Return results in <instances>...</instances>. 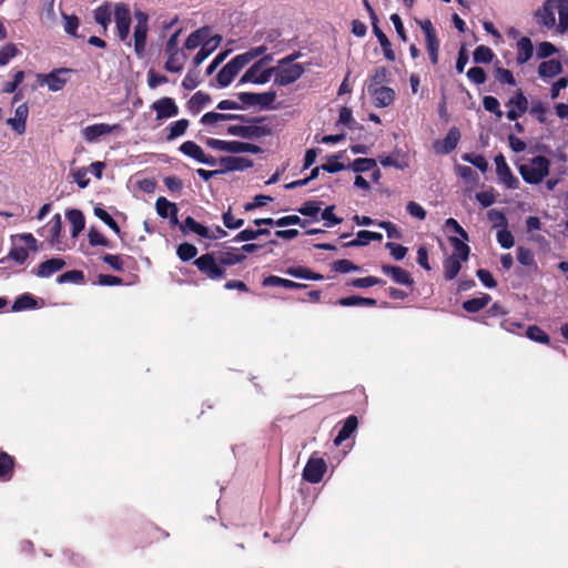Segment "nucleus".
I'll return each instance as SVG.
<instances>
[{
  "label": "nucleus",
  "instance_id": "f257e3e1",
  "mask_svg": "<svg viewBox=\"0 0 568 568\" xmlns=\"http://www.w3.org/2000/svg\"><path fill=\"white\" fill-rule=\"evenodd\" d=\"M265 51L266 47L264 45L252 48L244 53L235 55L220 71H241L257 58L260 59L246 71H304V68L301 64L292 63L296 58L295 54L281 59L277 65H272L273 57L272 54H264Z\"/></svg>",
  "mask_w": 568,
  "mask_h": 568
},
{
  "label": "nucleus",
  "instance_id": "f03ea898",
  "mask_svg": "<svg viewBox=\"0 0 568 568\" xmlns=\"http://www.w3.org/2000/svg\"><path fill=\"white\" fill-rule=\"evenodd\" d=\"M550 160L545 155H537L527 163L518 165V172L528 184H539L549 174Z\"/></svg>",
  "mask_w": 568,
  "mask_h": 568
},
{
  "label": "nucleus",
  "instance_id": "7ed1b4c3",
  "mask_svg": "<svg viewBox=\"0 0 568 568\" xmlns=\"http://www.w3.org/2000/svg\"><path fill=\"white\" fill-rule=\"evenodd\" d=\"M205 144L213 150L225 151L230 153L247 152L252 154H260L263 152L261 146L241 141H224L214 138H207L205 140Z\"/></svg>",
  "mask_w": 568,
  "mask_h": 568
},
{
  "label": "nucleus",
  "instance_id": "20e7f679",
  "mask_svg": "<svg viewBox=\"0 0 568 568\" xmlns=\"http://www.w3.org/2000/svg\"><path fill=\"white\" fill-rule=\"evenodd\" d=\"M179 32L173 33L165 45V53L168 54V60L165 62L166 71H182L184 68V63L186 61L185 49H180L179 44Z\"/></svg>",
  "mask_w": 568,
  "mask_h": 568
},
{
  "label": "nucleus",
  "instance_id": "39448f33",
  "mask_svg": "<svg viewBox=\"0 0 568 568\" xmlns=\"http://www.w3.org/2000/svg\"><path fill=\"white\" fill-rule=\"evenodd\" d=\"M194 265L207 278L213 281L223 280L226 271L222 267L221 262H216L213 253H205L194 260Z\"/></svg>",
  "mask_w": 568,
  "mask_h": 568
},
{
  "label": "nucleus",
  "instance_id": "423d86ee",
  "mask_svg": "<svg viewBox=\"0 0 568 568\" xmlns=\"http://www.w3.org/2000/svg\"><path fill=\"white\" fill-rule=\"evenodd\" d=\"M242 106H258L261 110L275 109L274 102L276 99V91L271 90L263 93L240 92L237 93Z\"/></svg>",
  "mask_w": 568,
  "mask_h": 568
},
{
  "label": "nucleus",
  "instance_id": "0eeeda50",
  "mask_svg": "<svg viewBox=\"0 0 568 568\" xmlns=\"http://www.w3.org/2000/svg\"><path fill=\"white\" fill-rule=\"evenodd\" d=\"M134 17L136 21L133 32L134 50L139 57H143L146 48L149 17L143 11H136Z\"/></svg>",
  "mask_w": 568,
  "mask_h": 568
},
{
  "label": "nucleus",
  "instance_id": "6e6552de",
  "mask_svg": "<svg viewBox=\"0 0 568 568\" xmlns=\"http://www.w3.org/2000/svg\"><path fill=\"white\" fill-rule=\"evenodd\" d=\"M326 470V462L323 458L312 456L303 469V478L311 484H317L323 479Z\"/></svg>",
  "mask_w": 568,
  "mask_h": 568
},
{
  "label": "nucleus",
  "instance_id": "1a4fd4ad",
  "mask_svg": "<svg viewBox=\"0 0 568 568\" xmlns=\"http://www.w3.org/2000/svg\"><path fill=\"white\" fill-rule=\"evenodd\" d=\"M114 20L116 23L118 36L124 41L130 33L131 12L125 3H116L114 6Z\"/></svg>",
  "mask_w": 568,
  "mask_h": 568
},
{
  "label": "nucleus",
  "instance_id": "9d476101",
  "mask_svg": "<svg viewBox=\"0 0 568 568\" xmlns=\"http://www.w3.org/2000/svg\"><path fill=\"white\" fill-rule=\"evenodd\" d=\"M227 133L243 139H257L270 135L272 130L266 125H230Z\"/></svg>",
  "mask_w": 568,
  "mask_h": 568
},
{
  "label": "nucleus",
  "instance_id": "9b49d317",
  "mask_svg": "<svg viewBox=\"0 0 568 568\" xmlns=\"http://www.w3.org/2000/svg\"><path fill=\"white\" fill-rule=\"evenodd\" d=\"M459 140L460 131L452 126L444 139L434 142V150L437 154H449L456 149Z\"/></svg>",
  "mask_w": 568,
  "mask_h": 568
},
{
  "label": "nucleus",
  "instance_id": "f8f14e48",
  "mask_svg": "<svg viewBox=\"0 0 568 568\" xmlns=\"http://www.w3.org/2000/svg\"><path fill=\"white\" fill-rule=\"evenodd\" d=\"M368 92L373 98V103L376 108H386L394 102L395 91L389 87H375L371 84Z\"/></svg>",
  "mask_w": 568,
  "mask_h": 568
},
{
  "label": "nucleus",
  "instance_id": "ddd939ff",
  "mask_svg": "<svg viewBox=\"0 0 568 568\" xmlns=\"http://www.w3.org/2000/svg\"><path fill=\"white\" fill-rule=\"evenodd\" d=\"M495 164H496V173L503 182L506 187L508 189H517L519 181L518 179L511 173V170L509 169L506 159L503 154H498L495 158Z\"/></svg>",
  "mask_w": 568,
  "mask_h": 568
},
{
  "label": "nucleus",
  "instance_id": "4468645a",
  "mask_svg": "<svg viewBox=\"0 0 568 568\" xmlns=\"http://www.w3.org/2000/svg\"><path fill=\"white\" fill-rule=\"evenodd\" d=\"M65 265L67 263L63 258L53 257L41 262L38 267L31 270V274L37 277L47 278L64 268Z\"/></svg>",
  "mask_w": 568,
  "mask_h": 568
},
{
  "label": "nucleus",
  "instance_id": "2eb2a0df",
  "mask_svg": "<svg viewBox=\"0 0 568 568\" xmlns=\"http://www.w3.org/2000/svg\"><path fill=\"white\" fill-rule=\"evenodd\" d=\"M151 108L156 112V120L169 119L179 114V108L174 100L168 97L156 100Z\"/></svg>",
  "mask_w": 568,
  "mask_h": 568
},
{
  "label": "nucleus",
  "instance_id": "dca6fc26",
  "mask_svg": "<svg viewBox=\"0 0 568 568\" xmlns=\"http://www.w3.org/2000/svg\"><path fill=\"white\" fill-rule=\"evenodd\" d=\"M219 163L222 166V173L244 171L253 166V161L243 156H222L220 158Z\"/></svg>",
  "mask_w": 568,
  "mask_h": 568
},
{
  "label": "nucleus",
  "instance_id": "f3484780",
  "mask_svg": "<svg viewBox=\"0 0 568 568\" xmlns=\"http://www.w3.org/2000/svg\"><path fill=\"white\" fill-rule=\"evenodd\" d=\"M382 272L386 275H389L392 280L397 284L406 286L414 285V278L412 277L410 273L400 266L385 264L382 265Z\"/></svg>",
  "mask_w": 568,
  "mask_h": 568
},
{
  "label": "nucleus",
  "instance_id": "a211bd4d",
  "mask_svg": "<svg viewBox=\"0 0 568 568\" xmlns=\"http://www.w3.org/2000/svg\"><path fill=\"white\" fill-rule=\"evenodd\" d=\"M28 115H29V108H28L27 103H22L17 106L16 112H14V118L8 119L7 123L18 134H23L26 132V128H27Z\"/></svg>",
  "mask_w": 568,
  "mask_h": 568
},
{
  "label": "nucleus",
  "instance_id": "6ab92c4d",
  "mask_svg": "<svg viewBox=\"0 0 568 568\" xmlns=\"http://www.w3.org/2000/svg\"><path fill=\"white\" fill-rule=\"evenodd\" d=\"M118 125H110L106 123H97L92 125H88L83 129L82 134L85 141L88 142H94L100 136L109 134L113 132L114 129H116Z\"/></svg>",
  "mask_w": 568,
  "mask_h": 568
},
{
  "label": "nucleus",
  "instance_id": "aec40b11",
  "mask_svg": "<svg viewBox=\"0 0 568 568\" xmlns=\"http://www.w3.org/2000/svg\"><path fill=\"white\" fill-rule=\"evenodd\" d=\"M210 36H211V30L209 27H203V28H200L195 31H193L186 39L185 41V50L187 51H191V50H194L199 47H202L203 43H205L206 41H211L212 40L210 39Z\"/></svg>",
  "mask_w": 568,
  "mask_h": 568
},
{
  "label": "nucleus",
  "instance_id": "412c9836",
  "mask_svg": "<svg viewBox=\"0 0 568 568\" xmlns=\"http://www.w3.org/2000/svg\"><path fill=\"white\" fill-rule=\"evenodd\" d=\"M16 458L0 449V481H9L14 476Z\"/></svg>",
  "mask_w": 568,
  "mask_h": 568
},
{
  "label": "nucleus",
  "instance_id": "4be33fe9",
  "mask_svg": "<svg viewBox=\"0 0 568 568\" xmlns=\"http://www.w3.org/2000/svg\"><path fill=\"white\" fill-rule=\"evenodd\" d=\"M141 539L140 541L144 545H150L152 542L159 541L161 539H165L169 537V532L152 525L148 524L141 530Z\"/></svg>",
  "mask_w": 568,
  "mask_h": 568
},
{
  "label": "nucleus",
  "instance_id": "5701e85b",
  "mask_svg": "<svg viewBox=\"0 0 568 568\" xmlns=\"http://www.w3.org/2000/svg\"><path fill=\"white\" fill-rule=\"evenodd\" d=\"M358 426V419L355 415H349L339 428L337 436L334 438V445L339 446L343 442L348 439L351 435L356 430Z\"/></svg>",
  "mask_w": 568,
  "mask_h": 568
},
{
  "label": "nucleus",
  "instance_id": "b1692460",
  "mask_svg": "<svg viewBox=\"0 0 568 568\" xmlns=\"http://www.w3.org/2000/svg\"><path fill=\"white\" fill-rule=\"evenodd\" d=\"M536 19L538 24L552 28L556 24L554 7L551 6V0H547L541 8L536 11Z\"/></svg>",
  "mask_w": 568,
  "mask_h": 568
},
{
  "label": "nucleus",
  "instance_id": "393cba45",
  "mask_svg": "<svg viewBox=\"0 0 568 568\" xmlns=\"http://www.w3.org/2000/svg\"><path fill=\"white\" fill-rule=\"evenodd\" d=\"M262 285L264 287L282 286L284 288H290V290H293V288L302 290V288L307 287L306 284L297 283V282H294V281H291L287 278H283V277H280L276 275H270V276L265 277L262 282Z\"/></svg>",
  "mask_w": 568,
  "mask_h": 568
},
{
  "label": "nucleus",
  "instance_id": "a878e982",
  "mask_svg": "<svg viewBox=\"0 0 568 568\" xmlns=\"http://www.w3.org/2000/svg\"><path fill=\"white\" fill-rule=\"evenodd\" d=\"M65 216L72 226L71 236L77 237L85 226V217L82 211L78 209L68 210Z\"/></svg>",
  "mask_w": 568,
  "mask_h": 568
},
{
  "label": "nucleus",
  "instance_id": "bb28decb",
  "mask_svg": "<svg viewBox=\"0 0 568 568\" xmlns=\"http://www.w3.org/2000/svg\"><path fill=\"white\" fill-rule=\"evenodd\" d=\"M61 73H38L40 85H48L51 91L61 90L67 79L60 77Z\"/></svg>",
  "mask_w": 568,
  "mask_h": 568
},
{
  "label": "nucleus",
  "instance_id": "cd10ccee",
  "mask_svg": "<svg viewBox=\"0 0 568 568\" xmlns=\"http://www.w3.org/2000/svg\"><path fill=\"white\" fill-rule=\"evenodd\" d=\"M534 54V45L529 38L523 37L517 42L516 60L519 64L527 62Z\"/></svg>",
  "mask_w": 568,
  "mask_h": 568
},
{
  "label": "nucleus",
  "instance_id": "c85d7f7f",
  "mask_svg": "<svg viewBox=\"0 0 568 568\" xmlns=\"http://www.w3.org/2000/svg\"><path fill=\"white\" fill-rule=\"evenodd\" d=\"M285 273L290 276L311 281H322L324 276L320 273H315L305 266H291L285 270Z\"/></svg>",
  "mask_w": 568,
  "mask_h": 568
},
{
  "label": "nucleus",
  "instance_id": "c756f323",
  "mask_svg": "<svg viewBox=\"0 0 568 568\" xmlns=\"http://www.w3.org/2000/svg\"><path fill=\"white\" fill-rule=\"evenodd\" d=\"M180 230L182 233L193 232L201 237L209 236V227L196 222L192 216H187L181 224Z\"/></svg>",
  "mask_w": 568,
  "mask_h": 568
},
{
  "label": "nucleus",
  "instance_id": "7c9ffc66",
  "mask_svg": "<svg viewBox=\"0 0 568 568\" xmlns=\"http://www.w3.org/2000/svg\"><path fill=\"white\" fill-rule=\"evenodd\" d=\"M373 27V32L374 34L376 36L382 49H383V52H384V55L387 60H394L395 59V53L394 51L392 50V43L389 41V39L387 38V36L381 30V28L378 27V22H375L372 24Z\"/></svg>",
  "mask_w": 568,
  "mask_h": 568
},
{
  "label": "nucleus",
  "instance_id": "2f4dec72",
  "mask_svg": "<svg viewBox=\"0 0 568 568\" xmlns=\"http://www.w3.org/2000/svg\"><path fill=\"white\" fill-rule=\"evenodd\" d=\"M29 258L28 248L24 246H16L13 245L9 253L0 258V264H4L9 260H13L17 264L22 265Z\"/></svg>",
  "mask_w": 568,
  "mask_h": 568
},
{
  "label": "nucleus",
  "instance_id": "473e14b6",
  "mask_svg": "<svg viewBox=\"0 0 568 568\" xmlns=\"http://www.w3.org/2000/svg\"><path fill=\"white\" fill-rule=\"evenodd\" d=\"M449 243L453 246V254L450 256H455V258H459L463 262L468 260L470 248L463 240L450 236Z\"/></svg>",
  "mask_w": 568,
  "mask_h": 568
},
{
  "label": "nucleus",
  "instance_id": "72a5a7b5",
  "mask_svg": "<svg viewBox=\"0 0 568 568\" xmlns=\"http://www.w3.org/2000/svg\"><path fill=\"white\" fill-rule=\"evenodd\" d=\"M462 262L463 261H460L459 258H455V256H448L447 258H445L443 267L444 277L446 281H452L458 275L462 268Z\"/></svg>",
  "mask_w": 568,
  "mask_h": 568
},
{
  "label": "nucleus",
  "instance_id": "f704fd0d",
  "mask_svg": "<svg viewBox=\"0 0 568 568\" xmlns=\"http://www.w3.org/2000/svg\"><path fill=\"white\" fill-rule=\"evenodd\" d=\"M189 125H190V122L186 119H181L175 122H172L166 128L168 135L165 136V140L170 142V141L175 140L179 136H182L183 134H185Z\"/></svg>",
  "mask_w": 568,
  "mask_h": 568
},
{
  "label": "nucleus",
  "instance_id": "c9c22d12",
  "mask_svg": "<svg viewBox=\"0 0 568 568\" xmlns=\"http://www.w3.org/2000/svg\"><path fill=\"white\" fill-rule=\"evenodd\" d=\"M490 295L483 294L479 297H474L470 300H467L463 303V308L468 313H477L480 310L485 308L488 303L490 302Z\"/></svg>",
  "mask_w": 568,
  "mask_h": 568
},
{
  "label": "nucleus",
  "instance_id": "e433bc0d",
  "mask_svg": "<svg viewBox=\"0 0 568 568\" xmlns=\"http://www.w3.org/2000/svg\"><path fill=\"white\" fill-rule=\"evenodd\" d=\"M37 305H38V303H37V300L34 298V296H32L29 293H24L16 298L11 308L13 312H21L24 310L36 308Z\"/></svg>",
  "mask_w": 568,
  "mask_h": 568
},
{
  "label": "nucleus",
  "instance_id": "4c0bfd02",
  "mask_svg": "<svg viewBox=\"0 0 568 568\" xmlns=\"http://www.w3.org/2000/svg\"><path fill=\"white\" fill-rule=\"evenodd\" d=\"M210 102H211V97L207 93H205L203 91H197L189 100L187 105H189V109L193 113H199L202 110V108L205 106Z\"/></svg>",
  "mask_w": 568,
  "mask_h": 568
},
{
  "label": "nucleus",
  "instance_id": "58836bf2",
  "mask_svg": "<svg viewBox=\"0 0 568 568\" xmlns=\"http://www.w3.org/2000/svg\"><path fill=\"white\" fill-rule=\"evenodd\" d=\"M246 258V255L244 253L236 252L235 248H232L231 251L223 252L219 261L221 262L222 267L225 268V266H231L235 264L242 263Z\"/></svg>",
  "mask_w": 568,
  "mask_h": 568
},
{
  "label": "nucleus",
  "instance_id": "ea45409f",
  "mask_svg": "<svg viewBox=\"0 0 568 568\" xmlns=\"http://www.w3.org/2000/svg\"><path fill=\"white\" fill-rule=\"evenodd\" d=\"M377 165V161L371 158H358L355 159L349 165L348 169L356 173H363L375 169Z\"/></svg>",
  "mask_w": 568,
  "mask_h": 568
},
{
  "label": "nucleus",
  "instance_id": "a19ab883",
  "mask_svg": "<svg viewBox=\"0 0 568 568\" xmlns=\"http://www.w3.org/2000/svg\"><path fill=\"white\" fill-rule=\"evenodd\" d=\"M344 153L345 151H342L337 154L327 156V162L321 165L322 170L328 173H337L339 171L345 170L346 166L344 165V163L338 161L341 158H343Z\"/></svg>",
  "mask_w": 568,
  "mask_h": 568
},
{
  "label": "nucleus",
  "instance_id": "79ce46f5",
  "mask_svg": "<svg viewBox=\"0 0 568 568\" xmlns=\"http://www.w3.org/2000/svg\"><path fill=\"white\" fill-rule=\"evenodd\" d=\"M517 260L521 265L531 267L534 271H537L538 266L535 261V255L532 251L525 246H519L517 248Z\"/></svg>",
  "mask_w": 568,
  "mask_h": 568
},
{
  "label": "nucleus",
  "instance_id": "37998d69",
  "mask_svg": "<svg viewBox=\"0 0 568 568\" xmlns=\"http://www.w3.org/2000/svg\"><path fill=\"white\" fill-rule=\"evenodd\" d=\"M321 211L320 201H306L298 209L297 212L304 216H310L313 221H318V213Z\"/></svg>",
  "mask_w": 568,
  "mask_h": 568
},
{
  "label": "nucleus",
  "instance_id": "c03bdc74",
  "mask_svg": "<svg viewBox=\"0 0 568 568\" xmlns=\"http://www.w3.org/2000/svg\"><path fill=\"white\" fill-rule=\"evenodd\" d=\"M179 150L186 156L194 159L195 161H200L203 150L200 145H197L194 141H185L183 142Z\"/></svg>",
  "mask_w": 568,
  "mask_h": 568
},
{
  "label": "nucleus",
  "instance_id": "a18cd8bd",
  "mask_svg": "<svg viewBox=\"0 0 568 568\" xmlns=\"http://www.w3.org/2000/svg\"><path fill=\"white\" fill-rule=\"evenodd\" d=\"M526 336L537 343L549 344L550 338L548 334L537 325H530L526 328Z\"/></svg>",
  "mask_w": 568,
  "mask_h": 568
},
{
  "label": "nucleus",
  "instance_id": "49530a36",
  "mask_svg": "<svg viewBox=\"0 0 568 568\" xmlns=\"http://www.w3.org/2000/svg\"><path fill=\"white\" fill-rule=\"evenodd\" d=\"M94 19L99 24H101L105 29L108 27V24L111 22V6H110V3L105 2L101 6H99L94 10Z\"/></svg>",
  "mask_w": 568,
  "mask_h": 568
},
{
  "label": "nucleus",
  "instance_id": "de8ad7c7",
  "mask_svg": "<svg viewBox=\"0 0 568 568\" xmlns=\"http://www.w3.org/2000/svg\"><path fill=\"white\" fill-rule=\"evenodd\" d=\"M176 255L183 262H189L197 255V248L191 243H182L176 248Z\"/></svg>",
  "mask_w": 568,
  "mask_h": 568
},
{
  "label": "nucleus",
  "instance_id": "09e8293b",
  "mask_svg": "<svg viewBox=\"0 0 568 568\" xmlns=\"http://www.w3.org/2000/svg\"><path fill=\"white\" fill-rule=\"evenodd\" d=\"M57 282L59 284H64V283L81 284L84 282V274L82 271H79V270L68 271V272H64L63 274L59 275L57 277Z\"/></svg>",
  "mask_w": 568,
  "mask_h": 568
},
{
  "label": "nucleus",
  "instance_id": "8fccbe9b",
  "mask_svg": "<svg viewBox=\"0 0 568 568\" xmlns=\"http://www.w3.org/2000/svg\"><path fill=\"white\" fill-rule=\"evenodd\" d=\"M385 281H383L379 277L376 276H366V277H358L354 278L349 282L348 285L357 288H366L372 287L374 285H384Z\"/></svg>",
  "mask_w": 568,
  "mask_h": 568
},
{
  "label": "nucleus",
  "instance_id": "3c124183",
  "mask_svg": "<svg viewBox=\"0 0 568 568\" xmlns=\"http://www.w3.org/2000/svg\"><path fill=\"white\" fill-rule=\"evenodd\" d=\"M462 159H463V161L476 166L483 173H485L488 170V162L486 161L485 156L481 154L465 153L462 155Z\"/></svg>",
  "mask_w": 568,
  "mask_h": 568
},
{
  "label": "nucleus",
  "instance_id": "603ef678",
  "mask_svg": "<svg viewBox=\"0 0 568 568\" xmlns=\"http://www.w3.org/2000/svg\"><path fill=\"white\" fill-rule=\"evenodd\" d=\"M494 58V52L489 47L479 45L473 53L475 63H489Z\"/></svg>",
  "mask_w": 568,
  "mask_h": 568
},
{
  "label": "nucleus",
  "instance_id": "864d4df0",
  "mask_svg": "<svg viewBox=\"0 0 568 568\" xmlns=\"http://www.w3.org/2000/svg\"><path fill=\"white\" fill-rule=\"evenodd\" d=\"M273 73H243L240 83L264 84L271 80Z\"/></svg>",
  "mask_w": 568,
  "mask_h": 568
},
{
  "label": "nucleus",
  "instance_id": "5fc2aeb1",
  "mask_svg": "<svg viewBox=\"0 0 568 568\" xmlns=\"http://www.w3.org/2000/svg\"><path fill=\"white\" fill-rule=\"evenodd\" d=\"M19 53V49L13 43H8L0 49V67L7 65L12 58Z\"/></svg>",
  "mask_w": 568,
  "mask_h": 568
},
{
  "label": "nucleus",
  "instance_id": "6e6d98bb",
  "mask_svg": "<svg viewBox=\"0 0 568 568\" xmlns=\"http://www.w3.org/2000/svg\"><path fill=\"white\" fill-rule=\"evenodd\" d=\"M508 108H514L519 111V113H525L528 109L527 98L524 95L521 91H518L507 103Z\"/></svg>",
  "mask_w": 568,
  "mask_h": 568
},
{
  "label": "nucleus",
  "instance_id": "4d7b16f0",
  "mask_svg": "<svg viewBox=\"0 0 568 568\" xmlns=\"http://www.w3.org/2000/svg\"><path fill=\"white\" fill-rule=\"evenodd\" d=\"M175 205H176L175 203L170 202L169 200H166L163 196H160L155 202V210H156V213L162 219H168V216L170 215V211H172L173 209L175 210Z\"/></svg>",
  "mask_w": 568,
  "mask_h": 568
},
{
  "label": "nucleus",
  "instance_id": "13d9d810",
  "mask_svg": "<svg viewBox=\"0 0 568 568\" xmlns=\"http://www.w3.org/2000/svg\"><path fill=\"white\" fill-rule=\"evenodd\" d=\"M214 48L215 44H212L211 41H206L205 43H203L199 52L193 57V68L199 67L211 54Z\"/></svg>",
  "mask_w": 568,
  "mask_h": 568
},
{
  "label": "nucleus",
  "instance_id": "bf43d9fd",
  "mask_svg": "<svg viewBox=\"0 0 568 568\" xmlns=\"http://www.w3.org/2000/svg\"><path fill=\"white\" fill-rule=\"evenodd\" d=\"M334 210H335V205H328L322 212L321 217H322V220L325 221L324 225L326 227H332V226H335V225L341 224L343 222L342 217H337L334 214Z\"/></svg>",
  "mask_w": 568,
  "mask_h": 568
},
{
  "label": "nucleus",
  "instance_id": "052dcab7",
  "mask_svg": "<svg viewBox=\"0 0 568 568\" xmlns=\"http://www.w3.org/2000/svg\"><path fill=\"white\" fill-rule=\"evenodd\" d=\"M332 270L338 273H348L359 271V266L355 265L349 260H337L332 263Z\"/></svg>",
  "mask_w": 568,
  "mask_h": 568
},
{
  "label": "nucleus",
  "instance_id": "680f3d73",
  "mask_svg": "<svg viewBox=\"0 0 568 568\" xmlns=\"http://www.w3.org/2000/svg\"><path fill=\"white\" fill-rule=\"evenodd\" d=\"M308 221L302 220L298 215H286L275 221V225L281 227L288 225H300L301 227H306Z\"/></svg>",
  "mask_w": 568,
  "mask_h": 568
},
{
  "label": "nucleus",
  "instance_id": "e2e57ef3",
  "mask_svg": "<svg viewBox=\"0 0 568 568\" xmlns=\"http://www.w3.org/2000/svg\"><path fill=\"white\" fill-rule=\"evenodd\" d=\"M222 220H223L224 226L230 230H236L244 225L243 219H235L233 216L231 206L229 207V210L226 212H224L222 214Z\"/></svg>",
  "mask_w": 568,
  "mask_h": 568
},
{
  "label": "nucleus",
  "instance_id": "0e129e2a",
  "mask_svg": "<svg viewBox=\"0 0 568 568\" xmlns=\"http://www.w3.org/2000/svg\"><path fill=\"white\" fill-rule=\"evenodd\" d=\"M102 261L116 272L124 270L123 258L119 254H104Z\"/></svg>",
  "mask_w": 568,
  "mask_h": 568
},
{
  "label": "nucleus",
  "instance_id": "69168bd1",
  "mask_svg": "<svg viewBox=\"0 0 568 568\" xmlns=\"http://www.w3.org/2000/svg\"><path fill=\"white\" fill-rule=\"evenodd\" d=\"M497 241L503 248H510L515 244L514 235L507 227H503L497 232Z\"/></svg>",
  "mask_w": 568,
  "mask_h": 568
},
{
  "label": "nucleus",
  "instance_id": "338daca9",
  "mask_svg": "<svg viewBox=\"0 0 568 568\" xmlns=\"http://www.w3.org/2000/svg\"><path fill=\"white\" fill-rule=\"evenodd\" d=\"M89 243L91 246H106L110 247V241L105 239L98 230L91 227L88 233Z\"/></svg>",
  "mask_w": 568,
  "mask_h": 568
},
{
  "label": "nucleus",
  "instance_id": "774afa93",
  "mask_svg": "<svg viewBox=\"0 0 568 568\" xmlns=\"http://www.w3.org/2000/svg\"><path fill=\"white\" fill-rule=\"evenodd\" d=\"M385 247L387 250H389L390 252V255L396 260V261H402L407 252H408V248L402 244H397V243H394V242H387L385 244Z\"/></svg>",
  "mask_w": 568,
  "mask_h": 568
}]
</instances>
